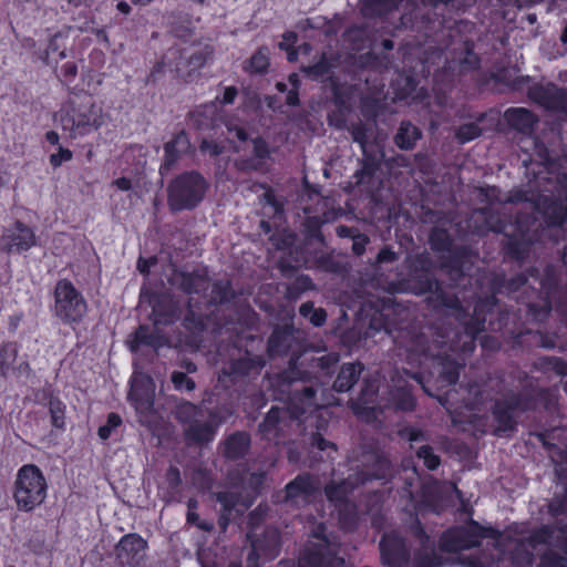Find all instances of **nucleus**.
I'll return each instance as SVG.
<instances>
[{
    "mask_svg": "<svg viewBox=\"0 0 567 567\" xmlns=\"http://www.w3.org/2000/svg\"><path fill=\"white\" fill-rule=\"evenodd\" d=\"M505 203L516 206V226L520 238L512 237L499 219L495 223L488 221V225L491 231L506 236V252L516 260L526 258L530 243L545 228L563 227L567 224V205L537 190L513 189Z\"/></svg>",
    "mask_w": 567,
    "mask_h": 567,
    "instance_id": "1",
    "label": "nucleus"
},
{
    "mask_svg": "<svg viewBox=\"0 0 567 567\" xmlns=\"http://www.w3.org/2000/svg\"><path fill=\"white\" fill-rule=\"evenodd\" d=\"M431 260L426 255H419L415 269L411 276L417 295H425L426 302L436 312L454 317L461 323L468 326L473 318L467 313L455 293L447 291L431 271Z\"/></svg>",
    "mask_w": 567,
    "mask_h": 567,
    "instance_id": "2",
    "label": "nucleus"
},
{
    "mask_svg": "<svg viewBox=\"0 0 567 567\" xmlns=\"http://www.w3.org/2000/svg\"><path fill=\"white\" fill-rule=\"evenodd\" d=\"M549 511L556 517L555 526L540 527L527 540L533 548L542 544L548 546L537 567H567V516L559 517L567 511V501L555 497Z\"/></svg>",
    "mask_w": 567,
    "mask_h": 567,
    "instance_id": "3",
    "label": "nucleus"
},
{
    "mask_svg": "<svg viewBox=\"0 0 567 567\" xmlns=\"http://www.w3.org/2000/svg\"><path fill=\"white\" fill-rule=\"evenodd\" d=\"M340 544L328 535L324 525H318L297 560V567H341L344 559L339 556Z\"/></svg>",
    "mask_w": 567,
    "mask_h": 567,
    "instance_id": "4",
    "label": "nucleus"
},
{
    "mask_svg": "<svg viewBox=\"0 0 567 567\" xmlns=\"http://www.w3.org/2000/svg\"><path fill=\"white\" fill-rule=\"evenodd\" d=\"M209 185L196 172H185L172 179L167 186V205L172 212L190 210L204 199Z\"/></svg>",
    "mask_w": 567,
    "mask_h": 567,
    "instance_id": "5",
    "label": "nucleus"
},
{
    "mask_svg": "<svg viewBox=\"0 0 567 567\" xmlns=\"http://www.w3.org/2000/svg\"><path fill=\"white\" fill-rule=\"evenodd\" d=\"M311 380L312 374L309 371L291 365L277 374L276 385L280 393L286 394L292 403L299 404L305 412L309 408H318L319 398L317 389L309 384Z\"/></svg>",
    "mask_w": 567,
    "mask_h": 567,
    "instance_id": "6",
    "label": "nucleus"
},
{
    "mask_svg": "<svg viewBox=\"0 0 567 567\" xmlns=\"http://www.w3.org/2000/svg\"><path fill=\"white\" fill-rule=\"evenodd\" d=\"M502 533L494 527H484L471 519L467 525L450 528L440 539V548L446 553H458L481 545L483 538H492L496 543Z\"/></svg>",
    "mask_w": 567,
    "mask_h": 567,
    "instance_id": "7",
    "label": "nucleus"
},
{
    "mask_svg": "<svg viewBox=\"0 0 567 567\" xmlns=\"http://www.w3.org/2000/svg\"><path fill=\"white\" fill-rule=\"evenodd\" d=\"M535 401L528 394L511 393L497 400L493 408V416L496 422L494 434L497 436H509L517 425L520 414L532 410Z\"/></svg>",
    "mask_w": 567,
    "mask_h": 567,
    "instance_id": "8",
    "label": "nucleus"
},
{
    "mask_svg": "<svg viewBox=\"0 0 567 567\" xmlns=\"http://www.w3.org/2000/svg\"><path fill=\"white\" fill-rule=\"evenodd\" d=\"M47 483L35 465H24L18 473L14 498L18 507L31 511L45 498Z\"/></svg>",
    "mask_w": 567,
    "mask_h": 567,
    "instance_id": "9",
    "label": "nucleus"
},
{
    "mask_svg": "<svg viewBox=\"0 0 567 567\" xmlns=\"http://www.w3.org/2000/svg\"><path fill=\"white\" fill-rule=\"evenodd\" d=\"M303 336L293 324L276 326L268 339L267 350L270 357L291 353L289 365H297L302 350Z\"/></svg>",
    "mask_w": 567,
    "mask_h": 567,
    "instance_id": "10",
    "label": "nucleus"
},
{
    "mask_svg": "<svg viewBox=\"0 0 567 567\" xmlns=\"http://www.w3.org/2000/svg\"><path fill=\"white\" fill-rule=\"evenodd\" d=\"M54 297L55 316L65 322H76L86 312V303L83 297L66 279L58 281Z\"/></svg>",
    "mask_w": 567,
    "mask_h": 567,
    "instance_id": "11",
    "label": "nucleus"
},
{
    "mask_svg": "<svg viewBox=\"0 0 567 567\" xmlns=\"http://www.w3.org/2000/svg\"><path fill=\"white\" fill-rule=\"evenodd\" d=\"M423 224L431 225L429 244L433 251L442 256L452 255L453 239L449 233L452 220L442 210L424 208L420 217Z\"/></svg>",
    "mask_w": 567,
    "mask_h": 567,
    "instance_id": "12",
    "label": "nucleus"
},
{
    "mask_svg": "<svg viewBox=\"0 0 567 567\" xmlns=\"http://www.w3.org/2000/svg\"><path fill=\"white\" fill-rule=\"evenodd\" d=\"M357 460L363 470L355 475L364 477V483L384 480L391 474L390 460L371 442L360 444Z\"/></svg>",
    "mask_w": 567,
    "mask_h": 567,
    "instance_id": "13",
    "label": "nucleus"
},
{
    "mask_svg": "<svg viewBox=\"0 0 567 567\" xmlns=\"http://www.w3.org/2000/svg\"><path fill=\"white\" fill-rule=\"evenodd\" d=\"M528 97L561 121H567V89L556 84L537 83L528 87Z\"/></svg>",
    "mask_w": 567,
    "mask_h": 567,
    "instance_id": "14",
    "label": "nucleus"
},
{
    "mask_svg": "<svg viewBox=\"0 0 567 567\" xmlns=\"http://www.w3.org/2000/svg\"><path fill=\"white\" fill-rule=\"evenodd\" d=\"M318 492L317 481L309 473L297 475L284 489L274 495V502L290 507L307 504Z\"/></svg>",
    "mask_w": 567,
    "mask_h": 567,
    "instance_id": "15",
    "label": "nucleus"
},
{
    "mask_svg": "<svg viewBox=\"0 0 567 567\" xmlns=\"http://www.w3.org/2000/svg\"><path fill=\"white\" fill-rule=\"evenodd\" d=\"M101 109L96 107L92 97L85 95L78 103L73 104L71 113L62 120L63 127L70 128L73 136L84 134L90 127L97 128L100 126Z\"/></svg>",
    "mask_w": 567,
    "mask_h": 567,
    "instance_id": "16",
    "label": "nucleus"
},
{
    "mask_svg": "<svg viewBox=\"0 0 567 567\" xmlns=\"http://www.w3.org/2000/svg\"><path fill=\"white\" fill-rule=\"evenodd\" d=\"M274 247L285 252L277 261V268L285 278H292L299 268L301 248L296 247L297 235L288 229L274 234L270 238Z\"/></svg>",
    "mask_w": 567,
    "mask_h": 567,
    "instance_id": "17",
    "label": "nucleus"
},
{
    "mask_svg": "<svg viewBox=\"0 0 567 567\" xmlns=\"http://www.w3.org/2000/svg\"><path fill=\"white\" fill-rule=\"evenodd\" d=\"M295 421V416L288 409L272 406L258 425V432L264 440L278 444L280 439L289 435V429Z\"/></svg>",
    "mask_w": 567,
    "mask_h": 567,
    "instance_id": "18",
    "label": "nucleus"
},
{
    "mask_svg": "<svg viewBox=\"0 0 567 567\" xmlns=\"http://www.w3.org/2000/svg\"><path fill=\"white\" fill-rule=\"evenodd\" d=\"M303 266L308 269L338 276H342L349 270V265L341 254H338L334 249L324 250L317 247L307 249V255L303 256Z\"/></svg>",
    "mask_w": 567,
    "mask_h": 567,
    "instance_id": "19",
    "label": "nucleus"
},
{
    "mask_svg": "<svg viewBox=\"0 0 567 567\" xmlns=\"http://www.w3.org/2000/svg\"><path fill=\"white\" fill-rule=\"evenodd\" d=\"M140 303H147L152 307L154 323H171L178 317V305L173 296L166 291L150 292L142 290Z\"/></svg>",
    "mask_w": 567,
    "mask_h": 567,
    "instance_id": "20",
    "label": "nucleus"
},
{
    "mask_svg": "<svg viewBox=\"0 0 567 567\" xmlns=\"http://www.w3.org/2000/svg\"><path fill=\"white\" fill-rule=\"evenodd\" d=\"M147 543L137 534L124 535L115 546L118 567H141L145 558Z\"/></svg>",
    "mask_w": 567,
    "mask_h": 567,
    "instance_id": "21",
    "label": "nucleus"
},
{
    "mask_svg": "<svg viewBox=\"0 0 567 567\" xmlns=\"http://www.w3.org/2000/svg\"><path fill=\"white\" fill-rule=\"evenodd\" d=\"M381 563L385 567H404L410 560L405 540L395 532L385 533L379 544Z\"/></svg>",
    "mask_w": 567,
    "mask_h": 567,
    "instance_id": "22",
    "label": "nucleus"
},
{
    "mask_svg": "<svg viewBox=\"0 0 567 567\" xmlns=\"http://www.w3.org/2000/svg\"><path fill=\"white\" fill-rule=\"evenodd\" d=\"M172 286L187 295H202L208 291L210 281L206 268H196L193 271L174 270L169 277Z\"/></svg>",
    "mask_w": 567,
    "mask_h": 567,
    "instance_id": "23",
    "label": "nucleus"
},
{
    "mask_svg": "<svg viewBox=\"0 0 567 567\" xmlns=\"http://www.w3.org/2000/svg\"><path fill=\"white\" fill-rule=\"evenodd\" d=\"M364 484V477L357 476L355 474L349 475L341 481L332 480L324 486V495L336 507H342L348 503L349 495L360 485Z\"/></svg>",
    "mask_w": 567,
    "mask_h": 567,
    "instance_id": "24",
    "label": "nucleus"
},
{
    "mask_svg": "<svg viewBox=\"0 0 567 567\" xmlns=\"http://www.w3.org/2000/svg\"><path fill=\"white\" fill-rule=\"evenodd\" d=\"M503 118L511 130L524 136H532L539 122L538 116L525 107H509Z\"/></svg>",
    "mask_w": 567,
    "mask_h": 567,
    "instance_id": "25",
    "label": "nucleus"
},
{
    "mask_svg": "<svg viewBox=\"0 0 567 567\" xmlns=\"http://www.w3.org/2000/svg\"><path fill=\"white\" fill-rule=\"evenodd\" d=\"M252 154L249 157H238L234 161V167L243 174L260 172L270 156L268 143L262 137L252 140Z\"/></svg>",
    "mask_w": 567,
    "mask_h": 567,
    "instance_id": "26",
    "label": "nucleus"
},
{
    "mask_svg": "<svg viewBox=\"0 0 567 567\" xmlns=\"http://www.w3.org/2000/svg\"><path fill=\"white\" fill-rule=\"evenodd\" d=\"M251 547L248 560L252 556H261L266 560L275 559L280 551V532L275 527H267L260 537L251 542Z\"/></svg>",
    "mask_w": 567,
    "mask_h": 567,
    "instance_id": "27",
    "label": "nucleus"
},
{
    "mask_svg": "<svg viewBox=\"0 0 567 567\" xmlns=\"http://www.w3.org/2000/svg\"><path fill=\"white\" fill-rule=\"evenodd\" d=\"M264 365L265 361L260 355L246 352L245 355L231 360L229 368L224 372L231 378L233 382H236L244 378L259 375Z\"/></svg>",
    "mask_w": 567,
    "mask_h": 567,
    "instance_id": "28",
    "label": "nucleus"
},
{
    "mask_svg": "<svg viewBox=\"0 0 567 567\" xmlns=\"http://www.w3.org/2000/svg\"><path fill=\"white\" fill-rule=\"evenodd\" d=\"M130 337L127 344L132 352H137L142 346L155 350L162 347H172L169 339L162 334L158 329H151L147 326H140Z\"/></svg>",
    "mask_w": 567,
    "mask_h": 567,
    "instance_id": "29",
    "label": "nucleus"
},
{
    "mask_svg": "<svg viewBox=\"0 0 567 567\" xmlns=\"http://www.w3.org/2000/svg\"><path fill=\"white\" fill-rule=\"evenodd\" d=\"M190 142L185 131L177 133L169 142L164 145L165 158L161 165L162 176L168 174L176 165L178 159L188 152Z\"/></svg>",
    "mask_w": 567,
    "mask_h": 567,
    "instance_id": "30",
    "label": "nucleus"
},
{
    "mask_svg": "<svg viewBox=\"0 0 567 567\" xmlns=\"http://www.w3.org/2000/svg\"><path fill=\"white\" fill-rule=\"evenodd\" d=\"M216 433L217 430L210 422L202 421L200 417L183 430L184 440L188 446H207L214 441Z\"/></svg>",
    "mask_w": 567,
    "mask_h": 567,
    "instance_id": "31",
    "label": "nucleus"
},
{
    "mask_svg": "<svg viewBox=\"0 0 567 567\" xmlns=\"http://www.w3.org/2000/svg\"><path fill=\"white\" fill-rule=\"evenodd\" d=\"M384 155L385 154L382 148L379 151H373L371 147H369L365 148V151H362V158L360 161L361 167L353 175L357 185L371 183L377 172L381 168Z\"/></svg>",
    "mask_w": 567,
    "mask_h": 567,
    "instance_id": "32",
    "label": "nucleus"
},
{
    "mask_svg": "<svg viewBox=\"0 0 567 567\" xmlns=\"http://www.w3.org/2000/svg\"><path fill=\"white\" fill-rule=\"evenodd\" d=\"M189 48L171 47L164 54V61H167V66L176 74L178 79L189 82L193 78V70L188 63Z\"/></svg>",
    "mask_w": 567,
    "mask_h": 567,
    "instance_id": "33",
    "label": "nucleus"
},
{
    "mask_svg": "<svg viewBox=\"0 0 567 567\" xmlns=\"http://www.w3.org/2000/svg\"><path fill=\"white\" fill-rule=\"evenodd\" d=\"M538 437L543 444L548 449H554L559 457V465L557 471L567 474V435L563 429H551L546 433H539Z\"/></svg>",
    "mask_w": 567,
    "mask_h": 567,
    "instance_id": "34",
    "label": "nucleus"
},
{
    "mask_svg": "<svg viewBox=\"0 0 567 567\" xmlns=\"http://www.w3.org/2000/svg\"><path fill=\"white\" fill-rule=\"evenodd\" d=\"M391 380L394 384L389 394L390 401L395 410L405 412L413 411L416 405V400L412 394V386H410L405 380H402L401 377H398V379L392 377Z\"/></svg>",
    "mask_w": 567,
    "mask_h": 567,
    "instance_id": "35",
    "label": "nucleus"
},
{
    "mask_svg": "<svg viewBox=\"0 0 567 567\" xmlns=\"http://www.w3.org/2000/svg\"><path fill=\"white\" fill-rule=\"evenodd\" d=\"M221 454L231 461H237L247 454L250 447V435L245 431L229 434L220 445Z\"/></svg>",
    "mask_w": 567,
    "mask_h": 567,
    "instance_id": "36",
    "label": "nucleus"
},
{
    "mask_svg": "<svg viewBox=\"0 0 567 567\" xmlns=\"http://www.w3.org/2000/svg\"><path fill=\"white\" fill-rule=\"evenodd\" d=\"M128 399L134 403L135 409L140 416V423L145 426H151V414L154 410L153 394L150 390H142L136 384H133L128 393Z\"/></svg>",
    "mask_w": 567,
    "mask_h": 567,
    "instance_id": "37",
    "label": "nucleus"
},
{
    "mask_svg": "<svg viewBox=\"0 0 567 567\" xmlns=\"http://www.w3.org/2000/svg\"><path fill=\"white\" fill-rule=\"evenodd\" d=\"M364 367L360 362L343 363L332 384V390L339 393L350 391L360 380Z\"/></svg>",
    "mask_w": 567,
    "mask_h": 567,
    "instance_id": "38",
    "label": "nucleus"
},
{
    "mask_svg": "<svg viewBox=\"0 0 567 567\" xmlns=\"http://www.w3.org/2000/svg\"><path fill=\"white\" fill-rule=\"evenodd\" d=\"M322 224L323 220L317 216L308 217L303 220V255H307V249H312L313 243H318L322 247L327 246L326 237L321 231Z\"/></svg>",
    "mask_w": 567,
    "mask_h": 567,
    "instance_id": "39",
    "label": "nucleus"
},
{
    "mask_svg": "<svg viewBox=\"0 0 567 567\" xmlns=\"http://www.w3.org/2000/svg\"><path fill=\"white\" fill-rule=\"evenodd\" d=\"M422 137L421 130L410 121H402L393 137L394 144L402 151H411Z\"/></svg>",
    "mask_w": 567,
    "mask_h": 567,
    "instance_id": "40",
    "label": "nucleus"
},
{
    "mask_svg": "<svg viewBox=\"0 0 567 567\" xmlns=\"http://www.w3.org/2000/svg\"><path fill=\"white\" fill-rule=\"evenodd\" d=\"M440 268L446 274L453 286H465L464 281H468L464 270V262L457 256H442Z\"/></svg>",
    "mask_w": 567,
    "mask_h": 567,
    "instance_id": "41",
    "label": "nucleus"
},
{
    "mask_svg": "<svg viewBox=\"0 0 567 567\" xmlns=\"http://www.w3.org/2000/svg\"><path fill=\"white\" fill-rule=\"evenodd\" d=\"M210 291L204 293V299L208 305H224L235 298V291L229 280H217L210 286Z\"/></svg>",
    "mask_w": 567,
    "mask_h": 567,
    "instance_id": "42",
    "label": "nucleus"
},
{
    "mask_svg": "<svg viewBox=\"0 0 567 567\" xmlns=\"http://www.w3.org/2000/svg\"><path fill=\"white\" fill-rule=\"evenodd\" d=\"M216 501L221 505V511L236 515H243L251 505V501L244 498L239 493L218 492L215 495Z\"/></svg>",
    "mask_w": 567,
    "mask_h": 567,
    "instance_id": "43",
    "label": "nucleus"
},
{
    "mask_svg": "<svg viewBox=\"0 0 567 567\" xmlns=\"http://www.w3.org/2000/svg\"><path fill=\"white\" fill-rule=\"evenodd\" d=\"M18 233L10 237V243L6 244L3 249L9 252H21L29 249L34 244L32 230L22 223H17Z\"/></svg>",
    "mask_w": 567,
    "mask_h": 567,
    "instance_id": "44",
    "label": "nucleus"
},
{
    "mask_svg": "<svg viewBox=\"0 0 567 567\" xmlns=\"http://www.w3.org/2000/svg\"><path fill=\"white\" fill-rule=\"evenodd\" d=\"M173 415L184 425V427L188 426L203 416L202 405H196L189 401L181 400L176 403Z\"/></svg>",
    "mask_w": 567,
    "mask_h": 567,
    "instance_id": "45",
    "label": "nucleus"
},
{
    "mask_svg": "<svg viewBox=\"0 0 567 567\" xmlns=\"http://www.w3.org/2000/svg\"><path fill=\"white\" fill-rule=\"evenodd\" d=\"M188 51V63L193 75L200 70L214 54V48L208 43H193Z\"/></svg>",
    "mask_w": 567,
    "mask_h": 567,
    "instance_id": "46",
    "label": "nucleus"
},
{
    "mask_svg": "<svg viewBox=\"0 0 567 567\" xmlns=\"http://www.w3.org/2000/svg\"><path fill=\"white\" fill-rule=\"evenodd\" d=\"M400 2L401 0H367L362 13L368 18L381 17L395 10Z\"/></svg>",
    "mask_w": 567,
    "mask_h": 567,
    "instance_id": "47",
    "label": "nucleus"
},
{
    "mask_svg": "<svg viewBox=\"0 0 567 567\" xmlns=\"http://www.w3.org/2000/svg\"><path fill=\"white\" fill-rule=\"evenodd\" d=\"M194 23L187 16L173 14L171 21V33L182 40H187L194 34Z\"/></svg>",
    "mask_w": 567,
    "mask_h": 567,
    "instance_id": "48",
    "label": "nucleus"
},
{
    "mask_svg": "<svg viewBox=\"0 0 567 567\" xmlns=\"http://www.w3.org/2000/svg\"><path fill=\"white\" fill-rule=\"evenodd\" d=\"M332 66L330 60L322 55L317 63L303 68L302 71L312 80L324 82L331 78Z\"/></svg>",
    "mask_w": 567,
    "mask_h": 567,
    "instance_id": "49",
    "label": "nucleus"
},
{
    "mask_svg": "<svg viewBox=\"0 0 567 567\" xmlns=\"http://www.w3.org/2000/svg\"><path fill=\"white\" fill-rule=\"evenodd\" d=\"M316 289V285L308 275H300L286 287V298L297 300L303 292Z\"/></svg>",
    "mask_w": 567,
    "mask_h": 567,
    "instance_id": "50",
    "label": "nucleus"
},
{
    "mask_svg": "<svg viewBox=\"0 0 567 567\" xmlns=\"http://www.w3.org/2000/svg\"><path fill=\"white\" fill-rule=\"evenodd\" d=\"M336 109L330 111L327 115L328 124L337 130H347V114L350 107L342 99L334 100Z\"/></svg>",
    "mask_w": 567,
    "mask_h": 567,
    "instance_id": "51",
    "label": "nucleus"
},
{
    "mask_svg": "<svg viewBox=\"0 0 567 567\" xmlns=\"http://www.w3.org/2000/svg\"><path fill=\"white\" fill-rule=\"evenodd\" d=\"M235 413L231 403L218 404L212 409H208L207 416L210 424L218 430V427L226 423Z\"/></svg>",
    "mask_w": 567,
    "mask_h": 567,
    "instance_id": "52",
    "label": "nucleus"
},
{
    "mask_svg": "<svg viewBox=\"0 0 567 567\" xmlns=\"http://www.w3.org/2000/svg\"><path fill=\"white\" fill-rule=\"evenodd\" d=\"M347 130L350 133L352 141L360 145L361 151H365V148L371 147L369 144V137L371 135L370 125L363 123L362 121H358L349 125Z\"/></svg>",
    "mask_w": 567,
    "mask_h": 567,
    "instance_id": "53",
    "label": "nucleus"
},
{
    "mask_svg": "<svg viewBox=\"0 0 567 567\" xmlns=\"http://www.w3.org/2000/svg\"><path fill=\"white\" fill-rule=\"evenodd\" d=\"M299 313L315 327H322L327 320V311L323 308H315L312 301L302 303L299 308Z\"/></svg>",
    "mask_w": 567,
    "mask_h": 567,
    "instance_id": "54",
    "label": "nucleus"
},
{
    "mask_svg": "<svg viewBox=\"0 0 567 567\" xmlns=\"http://www.w3.org/2000/svg\"><path fill=\"white\" fill-rule=\"evenodd\" d=\"M18 346L14 342H7L0 346V370L3 377H7L9 370L16 362Z\"/></svg>",
    "mask_w": 567,
    "mask_h": 567,
    "instance_id": "55",
    "label": "nucleus"
},
{
    "mask_svg": "<svg viewBox=\"0 0 567 567\" xmlns=\"http://www.w3.org/2000/svg\"><path fill=\"white\" fill-rule=\"evenodd\" d=\"M441 558L435 554L433 548H424L419 551L413 561V567H440Z\"/></svg>",
    "mask_w": 567,
    "mask_h": 567,
    "instance_id": "56",
    "label": "nucleus"
},
{
    "mask_svg": "<svg viewBox=\"0 0 567 567\" xmlns=\"http://www.w3.org/2000/svg\"><path fill=\"white\" fill-rule=\"evenodd\" d=\"M539 367L546 371H554L557 375H567V362L557 357H544L539 359Z\"/></svg>",
    "mask_w": 567,
    "mask_h": 567,
    "instance_id": "57",
    "label": "nucleus"
},
{
    "mask_svg": "<svg viewBox=\"0 0 567 567\" xmlns=\"http://www.w3.org/2000/svg\"><path fill=\"white\" fill-rule=\"evenodd\" d=\"M495 79L498 82H503V83L509 85L513 90H516V91L522 90L525 84L530 82L529 76H517V78L513 79L511 71L507 69L499 70L495 74Z\"/></svg>",
    "mask_w": 567,
    "mask_h": 567,
    "instance_id": "58",
    "label": "nucleus"
},
{
    "mask_svg": "<svg viewBox=\"0 0 567 567\" xmlns=\"http://www.w3.org/2000/svg\"><path fill=\"white\" fill-rule=\"evenodd\" d=\"M482 134V128L474 122L461 125L455 132V138L460 143L470 142Z\"/></svg>",
    "mask_w": 567,
    "mask_h": 567,
    "instance_id": "59",
    "label": "nucleus"
},
{
    "mask_svg": "<svg viewBox=\"0 0 567 567\" xmlns=\"http://www.w3.org/2000/svg\"><path fill=\"white\" fill-rule=\"evenodd\" d=\"M534 555L524 544H519L512 551V560L515 567H532Z\"/></svg>",
    "mask_w": 567,
    "mask_h": 567,
    "instance_id": "60",
    "label": "nucleus"
},
{
    "mask_svg": "<svg viewBox=\"0 0 567 567\" xmlns=\"http://www.w3.org/2000/svg\"><path fill=\"white\" fill-rule=\"evenodd\" d=\"M416 455L423 460L424 465L431 471L436 470L441 464L440 456L434 453L433 447L430 445L420 446Z\"/></svg>",
    "mask_w": 567,
    "mask_h": 567,
    "instance_id": "61",
    "label": "nucleus"
},
{
    "mask_svg": "<svg viewBox=\"0 0 567 567\" xmlns=\"http://www.w3.org/2000/svg\"><path fill=\"white\" fill-rule=\"evenodd\" d=\"M64 409L62 402L55 398L49 401V412L51 415L52 425L62 429L64 426Z\"/></svg>",
    "mask_w": 567,
    "mask_h": 567,
    "instance_id": "62",
    "label": "nucleus"
},
{
    "mask_svg": "<svg viewBox=\"0 0 567 567\" xmlns=\"http://www.w3.org/2000/svg\"><path fill=\"white\" fill-rule=\"evenodd\" d=\"M171 381L176 390L193 391L196 388L195 381L187 377L184 371H173Z\"/></svg>",
    "mask_w": 567,
    "mask_h": 567,
    "instance_id": "63",
    "label": "nucleus"
},
{
    "mask_svg": "<svg viewBox=\"0 0 567 567\" xmlns=\"http://www.w3.org/2000/svg\"><path fill=\"white\" fill-rule=\"evenodd\" d=\"M268 49L267 48H260L250 59L251 68L255 72L262 73L266 72L269 62H268Z\"/></svg>",
    "mask_w": 567,
    "mask_h": 567,
    "instance_id": "64",
    "label": "nucleus"
}]
</instances>
